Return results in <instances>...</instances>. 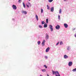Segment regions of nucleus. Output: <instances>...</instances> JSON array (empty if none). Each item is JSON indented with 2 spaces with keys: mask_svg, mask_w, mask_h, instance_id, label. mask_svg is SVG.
Returning a JSON list of instances; mask_svg holds the SVG:
<instances>
[{
  "mask_svg": "<svg viewBox=\"0 0 76 76\" xmlns=\"http://www.w3.org/2000/svg\"><path fill=\"white\" fill-rule=\"evenodd\" d=\"M64 25L65 28H67L68 27V25L66 23H64Z\"/></svg>",
  "mask_w": 76,
  "mask_h": 76,
  "instance_id": "10",
  "label": "nucleus"
},
{
  "mask_svg": "<svg viewBox=\"0 0 76 76\" xmlns=\"http://www.w3.org/2000/svg\"><path fill=\"white\" fill-rule=\"evenodd\" d=\"M48 38H49V36L48 35V34H46L45 36L46 40H48Z\"/></svg>",
  "mask_w": 76,
  "mask_h": 76,
  "instance_id": "5",
  "label": "nucleus"
},
{
  "mask_svg": "<svg viewBox=\"0 0 76 76\" xmlns=\"http://www.w3.org/2000/svg\"><path fill=\"white\" fill-rule=\"evenodd\" d=\"M40 44H41V41H39L37 42V44H38V45H40Z\"/></svg>",
  "mask_w": 76,
  "mask_h": 76,
  "instance_id": "20",
  "label": "nucleus"
},
{
  "mask_svg": "<svg viewBox=\"0 0 76 76\" xmlns=\"http://www.w3.org/2000/svg\"><path fill=\"white\" fill-rule=\"evenodd\" d=\"M75 29H76V28H72V31H74V30H75Z\"/></svg>",
  "mask_w": 76,
  "mask_h": 76,
  "instance_id": "34",
  "label": "nucleus"
},
{
  "mask_svg": "<svg viewBox=\"0 0 76 76\" xmlns=\"http://www.w3.org/2000/svg\"><path fill=\"white\" fill-rule=\"evenodd\" d=\"M46 22L47 23H48V19H46Z\"/></svg>",
  "mask_w": 76,
  "mask_h": 76,
  "instance_id": "27",
  "label": "nucleus"
},
{
  "mask_svg": "<svg viewBox=\"0 0 76 76\" xmlns=\"http://www.w3.org/2000/svg\"><path fill=\"white\" fill-rule=\"evenodd\" d=\"M45 40H43L42 44V46H43V47L45 45Z\"/></svg>",
  "mask_w": 76,
  "mask_h": 76,
  "instance_id": "7",
  "label": "nucleus"
},
{
  "mask_svg": "<svg viewBox=\"0 0 76 76\" xmlns=\"http://www.w3.org/2000/svg\"><path fill=\"white\" fill-rule=\"evenodd\" d=\"M75 35H76V34Z\"/></svg>",
  "mask_w": 76,
  "mask_h": 76,
  "instance_id": "40",
  "label": "nucleus"
},
{
  "mask_svg": "<svg viewBox=\"0 0 76 76\" xmlns=\"http://www.w3.org/2000/svg\"><path fill=\"white\" fill-rule=\"evenodd\" d=\"M44 67L46 68V69H47V66L46 65H44Z\"/></svg>",
  "mask_w": 76,
  "mask_h": 76,
  "instance_id": "29",
  "label": "nucleus"
},
{
  "mask_svg": "<svg viewBox=\"0 0 76 76\" xmlns=\"http://www.w3.org/2000/svg\"><path fill=\"white\" fill-rule=\"evenodd\" d=\"M49 28H50V31L52 32V31H53V26L51 25V24L49 25Z\"/></svg>",
  "mask_w": 76,
  "mask_h": 76,
  "instance_id": "3",
  "label": "nucleus"
},
{
  "mask_svg": "<svg viewBox=\"0 0 76 76\" xmlns=\"http://www.w3.org/2000/svg\"><path fill=\"white\" fill-rule=\"evenodd\" d=\"M72 64H73V63L72 61H70L68 63V66L69 67H71V66H72Z\"/></svg>",
  "mask_w": 76,
  "mask_h": 76,
  "instance_id": "6",
  "label": "nucleus"
},
{
  "mask_svg": "<svg viewBox=\"0 0 76 76\" xmlns=\"http://www.w3.org/2000/svg\"><path fill=\"white\" fill-rule=\"evenodd\" d=\"M53 75H55L56 76H60V75L59 74V72L58 71H52Z\"/></svg>",
  "mask_w": 76,
  "mask_h": 76,
  "instance_id": "1",
  "label": "nucleus"
},
{
  "mask_svg": "<svg viewBox=\"0 0 76 76\" xmlns=\"http://www.w3.org/2000/svg\"><path fill=\"white\" fill-rule=\"evenodd\" d=\"M67 50L68 51H69V50H70V46H68L67 48Z\"/></svg>",
  "mask_w": 76,
  "mask_h": 76,
  "instance_id": "16",
  "label": "nucleus"
},
{
  "mask_svg": "<svg viewBox=\"0 0 76 76\" xmlns=\"http://www.w3.org/2000/svg\"><path fill=\"white\" fill-rule=\"evenodd\" d=\"M28 1H31V0H28Z\"/></svg>",
  "mask_w": 76,
  "mask_h": 76,
  "instance_id": "38",
  "label": "nucleus"
},
{
  "mask_svg": "<svg viewBox=\"0 0 76 76\" xmlns=\"http://www.w3.org/2000/svg\"><path fill=\"white\" fill-rule=\"evenodd\" d=\"M23 5L24 7L25 8L26 7V6H25V3H24V2L23 3Z\"/></svg>",
  "mask_w": 76,
  "mask_h": 76,
  "instance_id": "17",
  "label": "nucleus"
},
{
  "mask_svg": "<svg viewBox=\"0 0 76 76\" xmlns=\"http://www.w3.org/2000/svg\"><path fill=\"white\" fill-rule=\"evenodd\" d=\"M58 19L59 20H60V15H58Z\"/></svg>",
  "mask_w": 76,
  "mask_h": 76,
  "instance_id": "26",
  "label": "nucleus"
},
{
  "mask_svg": "<svg viewBox=\"0 0 76 76\" xmlns=\"http://www.w3.org/2000/svg\"><path fill=\"white\" fill-rule=\"evenodd\" d=\"M42 71L43 72H45L46 71V70H45V69H42Z\"/></svg>",
  "mask_w": 76,
  "mask_h": 76,
  "instance_id": "21",
  "label": "nucleus"
},
{
  "mask_svg": "<svg viewBox=\"0 0 76 76\" xmlns=\"http://www.w3.org/2000/svg\"><path fill=\"white\" fill-rule=\"evenodd\" d=\"M26 6L27 7H29V6L31 7V4H30L29 2H28V3L26 4Z\"/></svg>",
  "mask_w": 76,
  "mask_h": 76,
  "instance_id": "2",
  "label": "nucleus"
},
{
  "mask_svg": "<svg viewBox=\"0 0 76 76\" xmlns=\"http://www.w3.org/2000/svg\"><path fill=\"white\" fill-rule=\"evenodd\" d=\"M60 28V26L59 25H57L56 27V29H59Z\"/></svg>",
  "mask_w": 76,
  "mask_h": 76,
  "instance_id": "9",
  "label": "nucleus"
},
{
  "mask_svg": "<svg viewBox=\"0 0 76 76\" xmlns=\"http://www.w3.org/2000/svg\"><path fill=\"white\" fill-rule=\"evenodd\" d=\"M45 58H46V59H47V58H48V57L47 56H45Z\"/></svg>",
  "mask_w": 76,
  "mask_h": 76,
  "instance_id": "32",
  "label": "nucleus"
},
{
  "mask_svg": "<svg viewBox=\"0 0 76 76\" xmlns=\"http://www.w3.org/2000/svg\"><path fill=\"white\" fill-rule=\"evenodd\" d=\"M39 27L40 28H42V26L41 25H39Z\"/></svg>",
  "mask_w": 76,
  "mask_h": 76,
  "instance_id": "31",
  "label": "nucleus"
},
{
  "mask_svg": "<svg viewBox=\"0 0 76 76\" xmlns=\"http://www.w3.org/2000/svg\"><path fill=\"white\" fill-rule=\"evenodd\" d=\"M12 7L14 10H16L17 9V7H16V6L15 5H13L12 6Z\"/></svg>",
  "mask_w": 76,
  "mask_h": 76,
  "instance_id": "4",
  "label": "nucleus"
},
{
  "mask_svg": "<svg viewBox=\"0 0 76 76\" xmlns=\"http://www.w3.org/2000/svg\"><path fill=\"white\" fill-rule=\"evenodd\" d=\"M44 28H47V24L46 23H45L44 25Z\"/></svg>",
  "mask_w": 76,
  "mask_h": 76,
  "instance_id": "14",
  "label": "nucleus"
},
{
  "mask_svg": "<svg viewBox=\"0 0 76 76\" xmlns=\"http://www.w3.org/2000/svg\"><path fill=\"white\" fill-rule=\"evenodd\" d=\"M64 1H67V0H64Z\"/></svg>",
  "mask_w": 76,
  "mask_h": 76,
  "instance_id": "35",
  "label": "nucleus"
},
{
  "mask_svg": "<svg viewBox=\"0 0 76 76\" xmlns=\"http://www.w3.org/2000/svg\"><path fill=\"white\" fill-rule=\"evenodd\" d=\"M61 12H62V10L61 9L59 10V14H61Z\"/></svg>",
  "mask_w": 76,
  "mask_h": 76,
  "instance_id": "18",
  "label": "nucleus"
},
{
  "mask_svg": "<svg viewBox=\"0 0 76 76\" xmlns=\"http://www.w3.org/2000/svg\"><path fill=\"white\" fill-rule=\"evenodd\" d=\"M47 9L48 10H50V7H49V6H48V5H47Z\"/></svg>",
  "mask_w": 76,
  "mask_h": 76,
  "instance_id": "24",
  "label": "nucleus"
},
{
  "mask_svg": "<svg viewBox=\"0 0 76 76\" xmlns=\"http://www.w3.org/2000/svg\"><path fill=\"white\" fill-rule=\"evenodd\" d=\"M47 76H49V75H48V74H47Z\"/></svg>",
  "mask_w": 76,
  "mask_h": 76,
  "instance_id": "37",
  "label": "nucleus"
},
{
  "mask_svg": "<svg viewBox=\"0 0 76 76\" xmlns=\"http://www.w3.org/2000/svg\"><path fill=\"white\" fill-rule=\"evenodd\" d=\"M21 2H22V0H19L18 2L19 3H21Z\"/></svg>",
  "mask_w": 76,
  "mask_h": 76,
  "instance_id": "30",
  "label": "nucleus"
},
{
  "mask_svg": "<svg viewBox=\"0 0 76 76\" xmlns=\"http://www.w3.org/2000/svg\"><path fill=\"white\" fill-rule=\"evenodd\" d=\"M64 59H67V58H69V56L66 55H64Z\"/></svg>",
  "mask_w": 76,
  "mask_h": 76,
  "instance_id": "8",
  "label": "nucleus"
},
{
  "mask_svg": "<svg viewBox=\"0 0 76 76\" xmlns=\"http://www.w3.org/2000/svg\"><path fill=\"white\" fill-rule=\"evenodd\" d=\"M41 13H43V9H41Z\"/></svg>",
  "mask_w": 76,
  "mask_h": 76,
  "instance_id": "25",
  "label": "nucleus"
},
{
  "mask_svg": "<svg viewBox=\"0 0 76 76\" xmlns=\"http://www.w3.org/2000/svg\"><path fill=\"white\" fill-rule=\"evenodd\" d=\"M75 37L76 38V34L75 35Z\"/></svg>",
  "mask_w": 76,
  "mask_h": 76,
  "instance_id": "36",
  "label": "nucleus"
},
{
  "mask_svg": "<svg viewBox=\"0 0 76 76\" xmlns=\"http://www.w3.org/2000/svg\"><path fill=\"white\" fill-rule=\"evenodd\" d=\"M72 72H76V68L73 69L72 70Z\"/></svg>",
  "mask_w": 76,
  "mask_h": 76,
  "instance_id": "23",
  "label": "nucleus"
},
{
  "mask_svg": "<svg viewBox=\"0 0 76 76\" xmlns=\"http://www.w3.org/2000/svg\"><path fill=\"white\" fill-rule=\"evenodd\" d=\"M59 44V42H58L56 44V45H58Z\"/></svg>",
  "mask_w": 76,
  "mask_h": 76,
  "instance_id": "33",
  "label": "nucleus"
},
{
  "mask_svg": "<svg viewBox=\"0 0 76 76\" xmlns=\"http://www.w3.org/2000/svg\"><path fill=\"white\" fill-rule=\"evenodd\" d=\"M35 16H36V18L37 20H38V15H36Z\"/></svg>",
  "mask_w": 76,
  "mask_h": 76,
  "instance_id": "15",
  "label": "nucleus"
},
{
  "mask_svg": "<svg viewBox=\"0 0 76 76\" xmlns=\"http://www.w3.org/2000/svg\"><path fill=\"white\" fill-rule=\"evenodd\" d=\"M13 20H14V19H13Z\"/></svg>",
  "mask_w": 76,
  "mask_h": 76,
  "instance_id": "39",
  "label": "nucleus"
},
{
  "mask_svg": "<svg viewBox=\"0 0 76 76\" xmlns=\"http://www.w3.org/2000/svg\"><path fill=\"white\" fill-rule=\"evenodd\" d=\"M50 11L52 12H54V7H52L51 8Z\"/></svg>",
  "mask_w": 76,
  "mask_h": 76,
  "instance_id": "13",
  "label": "nucleus"
},
{
  "mask_svg": "<svg viewBox=\"0 0 76 76\" xmlns=\"http://www.w3.org/2000/svg\"><path fill=\"white\" fill-rule=\"evenodd\" d=\"M22 13H24L25 15H26L27 14V12L26 11H22L21 12Z\"/></svg>",
  "mask_w": 76,
  "mask_h": 76,
  "instance_id": "11",
  "label": "nucleus"
},
{
  "mask_svg": "<svg viewBox=\"0 0 76 76\" xmlns=\"http://www.w3.org/2000/svg\"><path fill=\"white\" fill-rule=\"evenodd\" d=\"M44 23H45V22L44 21H42V25H44Z\"/></svg>",
  "mask_w": 76,
  "mask_h": 76,
  "instance_id": "28",
  "label": "nucleus"
},
{
  "mask_svg": "<svg viewBox=\"0 0 76 76\" xmlns=\"http://www.w3.org/2000/svg\"><path fill=\"white\" fill-rule=\"evenodd\" d=\"M48 0V1L49 3H51V2H52L53 1V0Z\"/></svg>",
  "mask_w": 76,
  "mask_h": 76,
  "instance_id": "22",
  "label": "nucleus"
},
{
  "mask_svg": "<svg viewBox=\"0 0 76 76\" xmlns=\"http://www.w3.org/2000/svg\"><path fill=\"white\" fill-rule=\"evenodd\" d=\"M49 50H50V48L48 47L46 49V52L47 53V52H48L49 51Z\"/></svg>",
  "mask_w": 76,
  "mask_h": 76,
  "instance_id": "12",
  "label": "nucleus"
},
{
  "mask_svg": "<svg viewBox=\"0 0 76 76\" xmlns=\"http://www.w3.org/2000/svg\"><path fill=\"white\" fill-rule=\"evenodd\" d=\"M60 45H63V42L61 41L60 42Z\"/></svg>",
  "mask_w": 76,
  "mask_h": 76,
  "instance_id": "19",
  "label": "nucleus"
}]
</instances>
